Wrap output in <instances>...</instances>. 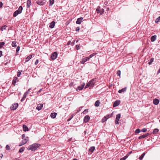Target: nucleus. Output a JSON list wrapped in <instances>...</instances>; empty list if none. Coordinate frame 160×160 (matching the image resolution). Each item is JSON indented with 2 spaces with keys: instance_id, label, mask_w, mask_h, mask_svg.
<instances>
[{
  "instance_id": "1",
  "label": "nucleus",
  "mask_w": 160,
  "mask_h": 160,
  "mask_svg": "<svg viewBox=\"0 0 160 160\" xmlns=\"http://www.w3.org/2000/svg\"><path fill=\"white\" fill-rule=\"evenodd\" d=\"M40 146L41 145L39 144L34 143L29 146L27 148V149L29 150L35 151L40 147Z\"/></svg>"
},
{
  "instance_id": "2",
  "label": "nucleus",
  "mask_w": 160,
  "mask_h": 160,
  "mask_svg": "<svg viewBox=\"0 0 160 160\" xmlns=\"http://www.w3.org/2000/svg\"><path fill=\"white\" fill-rule=\"evenodd\" d=\"M95 79L93 78L90 80L86 85L85 88L90 87V88L93 87L95 83Z\"/></svg>"
},
{
  "instance_id": "3",
  "label": "nucleus",
  "mask_w": 160,
  "mask_h": 160,
  "mask_svg": "<svg viewBox=\"0 0 160 160\" xmlns=\"http://www.w3.org/2000/svg\"><path fill=\"white\" fill-rule=\"evenodd\" d=\"M23 9L22 7V6H20L18 9L15 11L13 14V16L14 17H16L18 14H20L22 13V11Z\"/></svg>"
},
{
  "instance_id": "4",
  "label": "nucleus",
  "mask_w": 160,
  "mask_h": 160,
  "mask_svg": "<svg viewBox=\"0 0 160 160\" xmlns=\"http://www.w3.org/2000/svg\"><path fill=\"white\" fill-rule=\"evenodd\" d=\"M57 56L58 53L57 52H55L52 53L51 56V58L52 60H54L57 58Z\"/></svg>"
},
{
  "instance_id": "5",
  "label": "nucleus",
  "mask_w": 160,
  "mask_h": 160,
  "mask_svg": "<svg viewBox=\"0 0 160 160\" xmlns=\"http://www.w3.org/2000/svg\"><path fill=\"white\" fill-rule=\"evenodd\" d=\"M37 4L40 5H42L45 4L46 1L45 0H38L36 2Z\"/></svg>"
},
{
  "instance_id": "6",
  "label": "nucleus",
  "mask_w": 160,
  "mask_h": 160,
  "mask_svg": "<svg viewBox=\"0 0 160 160\" xmlns=\"http://www.w3.org/2000/svg\"><path fill=\"white\" fill-rule=\"evenodd\" d=\"M18 103H15L13 104L11 106L10 108L12 110H14L17 109L18 107Z\"/></svg>"
},
{
  "instance_id": "7",
  "label": "nucleus",
  "mask_w": 160,
  "mask_h": 160,
  "mask_svg": "<svg viewBox=\"0 0 160 160\" xmlns=\"http://www.w3.org/2000/svg\"><path fill=\"white\" fill-rule=\"evenodd\" d=\"M149 135V133H147L145 134H143L142 135H141L138 137L139 139H141L142 138H144Z\"/></svg>"
},
{
  "instance_id": "8",
  "label": "nucleus",
  "mask_w": 160,
  "mask_h": 160,
  "mask_svg": "<svg viewBox=\"0 0 160 160\" xmlns=\"http://www.w3.org/2000/svg\"><path fill=\"white\" fill-rule=\"evenodd\" d=\"M90 119V117L88 115H86L84 118V122L86 123L88 122Z\"/></svg>"
},
{
  "instance_id": "9",
  "label": "nucleus",
  "mask_w": 160,
  "mask_h": 160,
  "mask_svg": "<svg viewBox=\"0 0 160 160\" xmlns=\"http://www.w3.org/2000/svg\"><path fill=\"white\" fill-rule=\"evenodd\" d=\"M120 100L116 101L113 103V107H114L118 106L120 104Z\"/></svg>"
},
{
  "instance_id": "10",
  "label": "nucleus",
  "mask_w": 160,
  "mask_h": 160,
  "mask_svg": "<svg viewBox=\"0 0 160 160\" xmlns=\"http://www.w3.org/2000/svg\"><path fill=\"white\" fill-rule=\"evenodd\" d=\"M83 19V18L81 17L79 18H78L76 22V23L77 24H80L81 23V22H82V20Z\"/></svg>"
},
{
  "instance_id": "11",
  "label": "nucleus",
  "mask_w": 160,
  "mask_h": 160,
  "mask_svg": "<svg viewBox=\"0 0 160 160\" xmlns=\"http://www.w3.org/2000/svg\"><path fill=\"white\" fill-rule=\"evenodd\" d=\"M55 22L54 21L52 22L50 24L49 27L51 28H53L55 25Z\"/></svg>"
},
{
  "instance_id": "12",
  "label": "nucleus",
  "mask_w": 160,
  "mask_h": 160,
  "mask_svg": "<svg viewBox=\"0 0 160 160\" xmlns=\"http://www.w3.org/2000/svg\"><path fill=\"white\" fill-rule=\"evenodd\" d=\"M43 106V105L42 104H40L37 106L36 107V109L38 110V111L41 110L42 107Z\"/></svg>"
},
{
  "instance_id": "13",
  "label": "nucleus",
  "mask_w": 160,
  "mask_h": 160,
  "mask_svg": "<svg viewBox=\"0 0 160 160\" xmlns=\"http://www.w3.org/2000/svg\"><path fill=\"white\" fill-rule=\"evenodd\" d=\"M88 60V57H85L83 58L82 60V61H81V63L82 64H84L85 62H87Z\"/></svg>"
},
{
  "instance_id": "14",
  "label": "nucleus",
  "mask_w": 160,
  "mask_h": 160,
  "mask_svg": "<svg viewBox=\"0 0 160 160\" xmlns=\"http://www.w3.org/2000/svg\"><path fill=\"white\" fill-rule=\"evenodd\" d=\"M95 147H91L89 149L88 151L91 152V153H92L95 150Z\"/></svg>"
},
{
  "instance_id": "15",
  "label": "nucleus",
  "mask_w": 160,
  "mask_h": 160,
  "mask_svg": "<svg viewBox=\"0 0 160 160\" xmlns=\"http://www.w3.org/2000/svg\"><path fill=\"white\" fill-rule=\"evenodd\" d=\"M126 89H127V88L125 87L124 88H123L122 89H121L119 90L118 91V92L120 93H122V92H125L126 90Z\"/></svg>"
},
{
  "instance_id": "16",
  "label": "nucleus",
  "mask_w": 160,
  "mask_h": 160,
  "mask_svg": "<svg viewBox=\"0 0 160 160\" xmlns=\"http://www.w3.org/2000/svg\"><path fill=\"white\" fill-rule=\"evenodd\" d=\"M159 100L157 99H155L153 100V104L156 105H158L159 103Z\"/></svg>"
},
{
  "instance_id": "17",
  "label": "nucleus",
  "mask_w": 160,
  "mask_h": 160,
  "mask_svg": "<svg viewBox=\"0 0 160 160\" xmlns=\"http://www.w3.org/2000/svg\"><path fill=\"white\" fill-rule=\"evenodd\" d=\"M157 36L154 35L152 36L151 38V41L152 42H153L155 41L156 39Z\"/></svg>"
},
{
  "instance_id": "18",
  "label": "nucleus",
  "mask_w": 160,
  "mask_h": 160,
  "mask_svg": "<svg viewBox=\"0 0 160 160\" xmlns=\"http://www.w3.org/2000/svg\"><path fill=\"white\" fill-rule=\"evenodd\" d=\"M31 0H28L27 2V8H28L30 7V5H31Z\"/></svg>"
},
{
  "instance_id": "19",
  "label": "nucleus",
  "mask_w": 160,
  "mask_h": 160,
  "mask_svg": "<svg viewBox=\"0 0 160 160\" xmlns=\"http://www.w3.org/2000/svg\"><path fill=\"white\" fill-rule=\"evenodd\" d=\"M57 114V113L56 112L51 113L50 116L52 118H55Z\"/></svg>"
},
{
  "instance_id": "20",
  "label": "nucleus",
  "mask_w": 160,
  "mask_h": 160,
  "mask_svg": "<svg viewBox=\"0 0 160 160\" xmlns=\"http://www.w3.org/2000/svg\"><path fill=\"white\" fill-rule=\"evenodd\" d=\"M23 128L24 131H28V127L25 125H23Z\"/></svg>"
},
{
  "instance_id": "21",
  "label": "nucleus",
  "mask_w": 160,
  "mask_h": 160,
  "mask_svg": "<svg viewBox=\"0 0 160 160\" xmlns=\"http://www.w3.org/2000/svg\"><path fill=\"white\" fill-rule=\"evenodd\" d=\"M32 55H30L27 57L26 59L25 62H27L29 60H30L32 58Z\"/></svg>"
},
{
  "instance_id": "22",
  "label": "nucleus",
  "mask_w": 160,
  "mask_h": 160,
  "mask_svg": "<svg viewBox=\"0 0 160 160\" xmlns=\"http://www.w3.org/2000/svg\"><path fill=\"white\" fill-rule=\"evenodd\" d=\"M18 78L17 77H15L14 78L12 81V84L14 85H15V84L16 83V81L17 80Z\"/></svg>"
},
{
  "instance_id": "23",
  "label": "nucleus",
  "mask_w": 160,
  "mask_h": 160,
  "mask_svg": "<svg viewBox=\"0 0 160 160\" xmlns=\"http://www.w3.org/2000/svg\"><path fill=\"white\" fill-rule=\"evenodd\" d=\"M100 103V102L99 101L97 100L95 102V104H94V105L96 107H98L99 106Z\"/></svg>"
},
{
  "instance_id": "24",
  "label": "nucleus",
  "mask_w": 160,
  "mask_h": 160,
  "mask_svg": "<svg viewBox=\"0 0 160 160\" xmlns=\"http://www.w3.org/2000/svg\"><path fill=\"white\" fill-rule=\"evenodd\" d=\"M96 11L97 13H100L101 12V8L99 6L97 7L96 9Z\"/></svg>"
},
{
  "instance_id": "25",
  "label": "nucleus",
  "mask_w": 160,
  "mask_h": 160,
  "mask_svg": "<svg viewBox=\"0 0 160 160\" xmlns=\"http://www.w3.org/2000/svg\"><path fill=\"white\" fill-rule=\"evenodd\" d=\"M96 54H97V53H94L91 54V55H89V56L88 57H87L88 59V60H89L90 58H92V57L94 56Z\"/></svg>"
},
{
  "instance_id": "26",
  "label": "nucleus",
  "mask_w": 160,
  "mask_h": 160,
  "mask_svg": "<svg viewBox=\"0 0 160 160\" xmlns=\"http://www.w3.org/2000/svg\"><path fill=\"white\" fill-rule=\"evenodd\" d=\"M25 148L24 147H22L21 148H20L19 150V152H22L25 150Z\"/></svg>"
},
{
  "instance_id": "27",
  "label": "nucleus",
  "mask_w": 160,
  "mask_h": 160,
  "mask_svg": "<svg viewBox=\"0 0 160 160\" xmlns=\"http://www.w3.org/2000/svg\"><path fill=\"white\" fill-rule=\"evenodd\" d=\"M107 116H105L104 117V118H103L102 119V122H105V121H106L107 119H108V118H109V117H108V118H107Z\"/></svg>"
},
{
  "instance_id": "28",
  "label": "nucleus",
  "mask_w": 160,
  "mask_h": 160,
  "mask_svg": "<svg viewBox=\"0 0 160 160\" xmlns=\"http://www.w3.org/2000/svg\"><path fill=\"white\" fill-rule=\"evenodd\" d=\"M16 41H13L12 43V47H16L17 46L16 45Z\"/></svg>"
},
{
  "instance_id": "29",
  "label": "nucleus",
  "mask_w": 160,
  "mask_h": 160,
  "mask_svg": "<svg viewBox=\"0 0 160 160\" xmlns=\"http://www.w3.org/2000/svg\"><path fill=\"white\" fill-rule=\"evenodd\" d=\"M83 88V86H82L81 85L77 87V91H78V90L80 91V90H82Z\"/></svg>"
},
{
  "instance_id": "30",
  "label": "nucleus",
  "mask_w": 160,
  "mask_h": 160,
  "mask_svg": "<svg viewBox=\"0 0 160 160\" xmlns=\"http://www.w3.org/2000/svg\"><path fill=\"white\" fill-rule=\"evenodd\" d=\"M120 116L121 114H118L117 115L116 119L117 120H119L120 118Z\"/></svg>"
},
{
  "instance_id": "31",
  "label": "nucleus",
  "mask_w": 160,
  "mask_h": 160,
  "mask_svg": "<svg viewBox=\"0 0 160 160\" xmlns=\"http://www.w3.org/2000/svg\"><path fill=\"white\" fill-rule=\"evenodd\" d=\"M27 141H22L20 143L19 146H21L23 145V144H25L26 143H27Z\"/></svg>"
},
{
  "instance_id": "32",
  "label": "nucleus",
  "mask_w": 160,
  "mask_h": 160,
  "mask_svg": "<svg viewBox=\"0 0 160 160\" xmlns=\"http://www.w3.org/2000/svg\"><path fill=\"white\" fill-rule=\"evenodd\" d=\"M54 3V0H49V5L50 6H52Z\"/></svg>"
},
{
  "instance_id": "33",
  "label": "nucleus",
  "mask_w": 160,
  "mask_h": 160,
  "mask_svg": "<svg viewBox=\"0 0 160 160\" xmlns=\"http://www.w3.org/2000/svg\"><path fill=\"white\" fill-rule=\"evenodd\" d=\"M25 134H23L22 136V138L24 140V141H28L27 138H25Z\"/></svg>"
},
{
  "instance_id": "34",
  "label": "nucleus",
  "mask_w": 160,
  "mask_h": 160,
  "mask_svg": "<svg viewBox=\"0 0 160 160\" xmlns=\"http://www.w3.org/2000/svg\"><path fill=\"white\" fill-rule=\"evenodd\" d=\"M159 130L157 128L154 129L153 131V134H156L158 132Z\"/></svg>"
},
{
  "instance_id": "35",
  "label": "nucleus",
  "mask_w": 160,
  "mask_h": 160,
  "mask_svg": "<svg viewBox=\"0 0 160 160\" xmlns=\"http://www.w3.org/2000/svg\"><path fill=\"white\" fill-rule=\"evenodd\" d=\"M7 26L6 25H4L3 26H2L0 28V30L1 31H3L4 30H5L6 29V27H7Z\"/></svg>"
},
{
  "instance_id": "36",
  "label": "nucleus",
  "mask_w": 160,
  "mask_h": 160,
  "mask_svg": "<svg viewBox=\"0 0 160 160\" xmlns=\"http://www.w3.org/2000/svg\"><path fill=\"white\" fill-rule=\"evenodd\" d=\"M5 43L4 42H0V49L4 45Z\"/></svg>"
},
{
  "instance_id": "37",
  "label": "nucleus",
  "mask_w": 160,
  "mask_h": 160,
  "mask_svg": "<svg viewBox=\"0 0 160 160\" xmlns=\"http://www.w3.org/2000/svg\"><path fill=\"white\" fill-rule=\"evenodd\" d=\"M22 72V70H18V72L17 73V76L18 77H19L20 75L21 74V73Z\"/></svg>"
},
{
  "instance_id": "38",
  "label": "nucleus",
  "mask_w": 160,
  "mask_h": 160,
  "mask_svg": "<svg viewBox=\"0 0 160 160\" xmlns=\"http://www.w3.org/2000/svg\"><path fill=\"white\" fill-rule=\"evenodd\" d=\"M128 155H127L125 156L124 157L120 159V160H125L128 157Z\"/></svg>"
},
{
  "instance_id": "39",
  "label": "nucleus",
  "mask_w": 160,
  "mask_h": 160,
  "mask_svg": "<svg viewBox=\"0 0 160 160\" xmlns=\"http://www.w3.org/2000/svg\"><path fill=\"white\" fill-rule=\"evenodd\" d=\"M153 61H154V58H151L150 59V61L148 62V64H149L150 65L152 63V62H153Z\"/></svg>"
},
{
  "instance_id": "40",
  "label": "nucleus",
  "mask_w": 160,
  "mask_h": 160,
  "mask_svg": "<svg viewBox=\"0 0 160 160\" xmlns=\"http://www.w3.org/2000/svg\"><path fill=\"white\" fill-rule=\"evenodd\" d=\"M145 153H143L141 155L140 157L139 158L140 160H141L143 158L144 156Z\"/></svg>"
},
{
  "instance_id": "41",
  "label": "nucleus",
  "mask_w": 160,
  "mask_h": 160,
  "mask_svg": "<svg viewBox=\"0 0 160 160\" xmlns=\"http://www.w3.org/2000/svg\"><path fill=\"white\" fill-rule=\"evenodd\" d=\"M160 20V16H159V17H158V18H157L156 19L155 21V22L156 23H158L159 22Z\"/></svg>"
},
{
  "instance_id": "42",
  "label": "nucleus",
  "mask_w": 160,
  "mask_h": 160,
  "mask_svg": "<svg viewBox=\"0 0 160 160\" xmlns=\"http://www.w3.org/2000/svg\"><path fill=\"white\" fill-rule=\"evenodd\" d=\"M28 94L29 92H26L24 93L23 97L24 98H26L27 95Z\"/></svg>"
},
{
  "instance_id": "43",
  "label": "nucleus",
  "mask_w": 160,
  "mask_h": 160,
  "mask_svg": "<svg viewBox=\"0 0 160 160\" xmlns=\"http://www.w3.org/2000/svg\"><path fill=\"white\" fill-rule=\"evenodd\" d=\"M6 149L7 150H10V147L8 145H7L6 147Z\"/></svg>"
},
{
  "instance_id": "44",
  "label": "nucleus",
  "mask_w": 160,
  "mask_h": 160,
  "mask_svg": "<svg viewBox=\"0 0 160 160\" xmlns=\"http://www.w3.org/2000/svg\"><path fill=\"white\" fill-rule=\"evenodd\" d=\"M140 131H141L140 130V129L139 128H138L135 131V133H138L140 132Z\"/></svg>"
},
{
  "instance_id": "45",
  "label": "nucleus",
  "mask_w": 160,
  "mask_h": 160,
  "mask_svg": "<svg viewBox=\"0 0 160 160\" xmlns=\"http://www.w3.org/2000/svg\"><path fill=\"white\" fill-rule=\"evenodd\" d=\"M147 128H144L142 129L141 130V132H146L147 131Z\"/></svg>"
},
{
  "instance_id": "46",
  "label": "nucleus",
  "mask_w": 160,
  "mask_h": 160,
  "mask_svg": "<svg viewBox=\"0 0 160 160\" xmlns=\"http://www.w3.org/2000/svg\"><path fill=\"white\" fill-rule=\"evenodd\" d=\"M117 74L118 76H120L121 74V71L119 70H118L117 72Z\"/></svg>"
},
{
  "instance_id": "47",
  "label": "nucleus",
  "mask_w": 160,
  "mask_h": 160,
  "mask_svg": "<svg viewBox=\"0 0 160 160\" xmlns=\"http://www.w3.org/2000/svg\"><path fill=\"white\" fill-rule=\"evenodd\" d=\"M75 48L77 50H78L80 49L79 46L78 45L76 46Z\"/></svg>"
},
{
  "instance_id": "48",
  "label": "nucleus",
  "mask_w": 160,
  "mask_h": 160,
  "mask_svg": "<svg viewBox=\"0 0 160 160\" xmlns=\"http://www.w3.org/2000/svg\"><path fill=\"white\" fill-rule=\"evenodd\" d=\"M20 47L18 46L17 47L16 49V52H18L20 50Z\"/></svg>"
},
{
  "instance_id": "49",
  "label": "nucleus",
  "mask_w": 160,
  "mask_h": 160,
  "mask_svg": "<svg viewBox=\"0 0 160 160\" xmlns=\"http://www.w3.org/2000/svg\"><path fill=\"white\" fill-rule=\"evenodd\" d=\"M104 11V9H102V10H101V12H100V14H102L103 13Z\"/></svg>"
},
{
  "instance_id": "50",
  "label": "nucleus",
  "mask_w": 160,
  "mask_h": 160,
  "mask_svg": "<svg viewBox=\"0 0 160 160\" xmlns=\"http://www.w3.org/2000/svg\"><path fill=\"white\" fill-rule=\"evenodd\" d=\"M75 42V40H73L71 42V44L72 46L74 44V43Z\"/></svg>"
},
{
  "instance_id": "51",
  "label": "nucleus",
  "mask_w": 160,
  "mask_h": 160,
  "mask_svg": "<svg viewBox=\"0 0 160 160\" xmlns=\"http://www.w3.org/2000/svg\"><path fill=\"white\" fill-rule=\"evenodd\" d=\"M80 30V28L79 27H77L76 28V31H78Z\"/></svg>"
},
{
  "instance_id": "52",
  "label": "nucleus",
  "mask_w": 160,
  "mask_h": 160,
  "mask_svg": "<svg viewBox=\"0 0 160 160\" xmlns=\"http://www.w3.org/2000/svg\"><path fill=\"white\" fill-rule=\"evenodd\" d=\"M38 63V59H37L36 61H35V65H37Z\"/></svg>"
},
{
  "instance_id": "53",
  "label": "nucleus",
  "mask_w": 160,
  "mask_h": 160,
  "mask_svg": "<svg viewBox=\"0 0 160 160\" xmlns=\"http://www.w3.org/2000/svg\"><path fill=\"white\" fill-rule=\"evenodd\" d=\"M25 98H24V97H23L21 100V101L22 102L25 99Z\"/></svg>"
},
{
  "instance_id": "54",
  "label": "nucleus",
  "mask_w": 160,
  "mask_h": 160,
  "mask_svg": "<svg viewBox=\"0 0 160 160\" xmlns=\"http://www.w3.org/2000/svg\"><path fill=\"white\" fill-rule=\"evenodd\" d=\"M25 98H24V97H23L21 100V101L22 102L25 99Z\"/></svg>"
},
{
  "instance_id": "55",
  "label": "nucleus",
  "mask_w": 160,
  "mask_h": 160,
  "mask_svg": "<svg viewBox=\"0 0 160 160\" xmlns=\"http://www.w3.org/2000/svg\"><path fill=\"white\" fill-rule=\"evenodd\" d=\"M119 120H115V124H119V122H118V121Z\"/></svg>"
},
{
  "instance_id": "56",
  "label": "nucleus",
  "mask_w": 160,
  "mask_h": 160,
  "mask_svg": "<svg viewBox=\"0 0 160 160\" xmlns=\"http://www.w3.org/2000/svg\"><path fill=\"white\" fill-rule=\"evenodd\" d=\"M3 5V3L2 2H0V8H2Z\"/></svg>"
},
{
  "instance_id": "57",
  "label": "nucleus",
  "mask_w": 160,
  "mask_h": 160,
  "mask_svg": "<svg viewBox=\"0 0 160 160\" xmlns=\"http://www.w3.org/2000/svg\"><path fill=\"white\" fill-rule=\"evenodd\" d=\"M70 44H71V42L70 41H69L68 42L67 45H68Z\"/></svg>"
},
{
  "instance_id": "58",
  "label": "nucleus",
  "mask_w": 160,
  "mask_h": 160,
  "mask_svg": "<svg viewBox=\"0 0 160 160\" xmlns=\"http://www.w3.org/2000/svg\"><path fill=\"white\" fill-rule=\"evenodd\" d=\"M72 117H71V118H69L68 119V120H67V121L68 122V121H70L72 119Z\"/></svg>"
},
{
  "instance_id": "59",
  "label": "nucleus",
  "mask_w": 160,
  "mask_h": 160,
  "mask_svg": "<svg viewBox=\"0 0 160 160\" xmlns=\"http://www.w3.org/2000/svg\"><path fill=\"white\" fill-rule=\"evenodd\" d=\"M2 55V52L1 51H0V58Z\"/></svg>"
},
{
  "instance_id": "60",
  "label": "nucleus",
  "mask_w": 160,
  "mask_h": 160,
  "mask_svg": "<svg viewBox=\"0 0 160 160\" xmlns=\"http://www.w3.org/2000/svg\"><path fill=\"white\" fill-rule=\"evenodd\" d=\"M160 73V67L158 71L157 74H158Z\"/></svg>"
},
{
  "instance_id": "61",
  "label": "nucleus",
  "mask_w": 160,
  "mask_h": 160,
  "mask_svg": "<svg viewBox=\"0 0 160 160\" xmlns=\"http://www.w3.org/2000/svg\"><path fill=\"white\" fill-rule=\"evenodd\" d=\"M88 111V109H85V110L83 111V113H85V112L86 111Z\"/></svg>"
},
{
  "instance_id": "62",
  "label": "nucleus",
  "mask_w": 160,
  "mask_h": 160,
  "mask_svg": "<svg viewBox=\"0 0 160 160\" xmlns=\"http://www.w3.org/2000/svg\"><path fill=\"white\" fill-rule=\"evenodd\" d=\"M42 89H40L39 91H38V93L39 92H41V91H42Z\"/></svg>"
},
{
  "instance_id": "63",
  "label": "nucleus",
  "mask_w": 160,
  "mask_h": 160,
  "mask_svg": "<svg viewBox=\"0 0 160 160\" xmlns=\"http://www.w3.org/2000/svg\"><path fill=\"white\" fill-rule=\"evenodd\" d=\"M85 85V83H83L81 85L82 86H83V88H84V86Z\"/></svg>"
},
{
  "instance_id": "64",
  "label": "nucleus",
  "mask_w": 160,
  "mask_h": 160,
  "mask_svg": "<svg viewBox=\"0 0 160 160\" xmlns=\"http://www.w3.org/2000/svg\"><path fill=\"white\" fill-rule=\"evenodd\" d=\"M3 157V155L2 154H1L0 155V158H2Z\"/></svg>"
}]
</instances>
